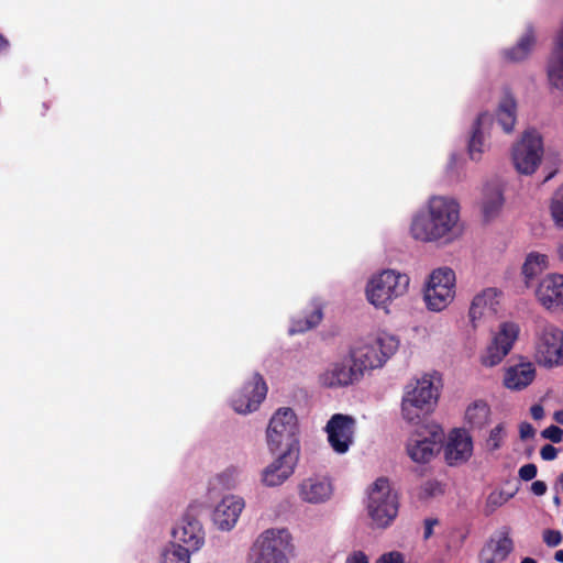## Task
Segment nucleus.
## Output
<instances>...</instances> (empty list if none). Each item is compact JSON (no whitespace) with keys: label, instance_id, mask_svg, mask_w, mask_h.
Here are the masks:
<instances>
[{"label":"nucleus","instance_id":"1","mask_svg":"<svg viewBox=\"0 0 563 563\" xmlns=\"http://www.w3.org/2000/svg\"><path fill=\"white\" fill-rule=\"evenodd\" d=\"M464 233L459 200L449 195H433L410 218L409 234L420 243L450 245Z\"/></svg>","mask_w":563,"mask_h":563},{"label":"nucleus","instance_id":"21","mask_svg":"<svg viewBox=\"0 0 563 563\" xmlns=\"http://www.w3.org/2000/svg\"><path fill=\"white\" fill-rule=\"evenodd\" d=\"M244 508V500L236 496L224 497L213 511V521L221 530H231Z\"/></svg>","mask_w":563,"mask_h":563},{"label":"nucleus","instance_id":"26","mask_svg":"<svg viewBox=\"0 0 563 563\" xmlns=\"http://www.w3.org/2000/svg\"><path fill=\"white\" fill-rule=\"evenodd\" d=\"M536 41L534 29L531 25L527 26L518 42L514 46L503 51L504 58L512 63L526 60L531 55L536 46Z\"/></svg>","mask_w":563,"mask_h":563},{"label":"nucleus","instance_id":"40","mask_svg":"<svg viewBox=\"0 0 563 563\" xmlns=\"http://www.w3.org/2000/svg\"><path fill=\"white\" fill-rule=\"evenodd\" d=\"M377 563H404V556L400 552L391 551L383 554Z\"/></svg>","mask_w":563,"mask_h":563},{"label":"nucleus","instance_id":"55","mask_svg":"<svg viewBox=\"0 0 563 563\" xmlns=\"http://www.w3.org/2000/svg\"><path fill=\"white\" fill-rule=\"evenodd\" d=\"M345 563H352V554L346 556Z\"/></svg>","mask_w":563,"mask_h":563},{"label":"nucleus","instance_id":"30","mask_svg":"<svg viewBox=\"0 0 563 563\" xmlns=\"http://www.w3.org/2000/svg\"><path fill=\"white\" fill-rule=\"evenodd\" d=\"M550 267V258L547 254L530 252L522 264V275L529 285L538 275Z\"/></svg>","mask_w":563,"mask_h":563},{"label":"nucleus","instance_id":"16","mask_svg":"<svg viewBox=\"0 0 563 563\" xmlns=\"http://www.w3.org/2000/svg\"><path fill=\"white\" fill-rule=\"evenodd\" d=\"M494 115L489 112L481 113L475 120L467 142V154L471 161L479 162L490 148V128Z\"/></svg>","mask_w":563,"mask_h":563},{"label":"nucleus","instance_id":"9","mask_svg":"<svg viewBox=\"0 0 563 563\" xmlns=\"http://www.w3.org/2000/svg\"><path fill=\"white\" fill-rule=\"evenodd\" d=\"M291 540L287 529L263 531L252 548L253 563H288V554L292 551Z\"/></svg>","mask_w":563,"mask_h":563},{"label":"nucleus","instance_id":"12","mask_svg":"<svg viewBox=\"0 0 563 563\" xmlns=\"http://www.w3.org/2000/svg\"><path fill=\"white\" fill-rule=\"evenodd\" d=\"M520 333L516 322H504L493 336L490 343L481 355V363L486 367H494L509 354Z\"/></svg>","mask_w":563,"mask_h":563},{"label":"nucleus","instance_id":"11","mask_svg":"<svg viewBox=\"0 0 563 563\" xmlns=\"http://www.w3.org/2000/svg\"><path fill=\"white\" fill-rule=\"evenodd\" d=\"M501 300L503 291L495 287H487L477 292L468 309L471 327L477 330L489 324L497 317Z\"/></svg>","mask_w":563,"mask_h":563},{"label":"nucleus","instance_id":"31","mask_svg":"<svg viewBox=\"0 0 563 563\" xmlns=\"http://www.w3.org/2000/svg\"><path fill=\"white\" fill-rule=\"evenodd\" d=\"M323 318V311L320 306H314L310 311L303 316L296 317L291 320V325L288 330L290 335L303 333L316 328Z\"/></svg>","mask_w":563,"mask_h":563},{"label":"nucleus","instance_id":"7","mask_svg":"<svg viewBox=\"0 0 563 563\" xmlns=\"http://www.w3.org/2000/svg\"><path fill=\"white\" fill-rule=\"evenodd\" d=\"M455 296L456 276L452 268L438 267L428 275L422 287V300L429 311H444L454 301Z\"/></svg>","mask_w":563,"mask_h":563},{"label":"nucleus","instance_id":"33","mask_svg":"<svg viewBox=\"0 0 563 563\" xmlns=\"http://www.w3.org/2000/svg\"><path fill=\"white\" fill-rule=\"evenodd\" d=\"M508 435L507 426L505 422H499L495 427H493L485 440H484V449L488 453H494L503 448Z\"/></svg>","mask_w":563,"mask_h":563},{"label":"nucleus","instance_id":"27","mask_svg":"<svg viewBox=\"0 0 563 563\" xmlns=\"http://www.w3.org/2000/svg\"><path fill=\"white\" fill-rule=\"evenodd\" d=\"M496 118L505 133L514 131L517 121V101L509 91L503 95L498 103Z\"/></svg>","mask_w":563,"mask_h":563},{"label":"nucleus","instance_id":"23","mask_svg":"<svg viewBox=\"0 0 563 563\" xmlns=\"http://www.w3.org/2000/svg\"><path fill=\"white\" fill-rule=\"evenodd\" d=\"M349 423H352V417L338 413L332 416L325 427L328 441L339 454H343L349 450L351 442L350 437L346 434Z\"/></svg>","mask_w":563,"mask_h":563},{"label":"nucleus","instance_id":"15","mask_svg":"<svg viewBox=\"0 0 563 563\" xmlns=\"http://www.w3.org/2000/svg\"><path fill=\"white\" fill-rule=\"evenodd\" d=\"M534 296L545 310H563V274L549 273L543 276L536 287Z\"/></svg>","mask_w":563,"mask_h":563},{"label":"nucleus","instance_id":"4","mask_svg":"<svg viewBox=\"0 0 563 563\" xmlns=\"http://www.w3.org/2000/svg\"><path fill=\"white\" fill-rule=\"evenodd\" d=\"M409 275L394 268H385L369 276L365 296L376 309L389 313L393 302L404 297L409 291Z\"/></svg>","mask_w":563,"mask_h":563},{"label":"nucleus","instance_id":"41","mask_svg":"<svg viewBox=\"0 0 563 563\" xmlns=\"http://www.w3.org/2000/svg\"><path fill=\"white\" fill-rule=\"evenodd\" d=\"M536 434V429L529 422H521L519 426V435L520 439L526 441L533 439Z\"/></svg>","mask_w":563,"mask_h":563},{"label":"nucleus","instance_id":"25","mask_svg":"<svg viewBox=\"0 0 563 563\" xmlns=\"http://www.w3.org/2000/svg\"><path fill=\"white\" fill-rule=\"evenodd\" d=\"M536 377L532 363H520L506 369L504 385L511 390H521L529 386Z\"/></svg>","mask_w":563,"mask_h":563},{"label":"nucleus","instance_id":"29","mask_svg":"<svg viewBox=\"0 0 563 563\" xmlns=\"http://www.w3.org/2000/svg\"><path fill=\"white\" fill-rule=\"evenodd\" d=\"M490 417V408L484 400H475L471 402L465 410V422L473 430L483 429Z\"/></svg>","mask_w":563,"mask_h":563},{"label":"nucleus","instance_id":"20","mask_svg":"<svg viewBox=\"0 0 563 563\" xmlns=\"http://www.w3.org/2000/svg\"><path fill=\"white\" fill-rule=\"evenodd\" d=\"M299 455L282 453L272 464L264 468L262 482L268 487L282 485L292 473Z\"/></svg>","mask_w":563,"mask_h":563},{"label":"nucleus","instance_id":"13","mask_svg":"<svg viewBox=\"0 0 563 563\" xmlns=\"http://www.w3.org/2000/svg\"><path fill=\"white\" fill-rule=\"evenodd\" d=\"M443 431L437 424L422 426L407 442V453L416 463H428L439 451Z\"/></svg>","mask_w":563,"mask_h":563},{"label":"nucleus","instance_id":"39","mask_svg":"<svg viewBox=\"0 0 563 563\" xmlns=\"http://www.w3.org/2000/svg\"><path fill=\"white\" fill-rule=\"evenodd\" d=\"M537 475V466L532 463L525 464L519 468V477L522 481H531Z\"/></svg>","mask_w":563,"mask_h":563},{"label":"nucleus","instance_id":"32","mask_svg":"<svg viewBox=\"0 0 563 563\" xmlns=\"http://www.w3.org/2000/svg\"><path fill=\"white\" fill-rule=\"evenodd\" d=\"M321 384L327 387L346 386L352 383V366L334 364L320 377Z\"/></svg>","mask_w":563,"mask_h":563},{"label":"nucleus","instance_id":"37","mask_svg":"<svg viewBox=\"0 0 563 563\" xmlns=\"http://www.w3.org/2000/svg\"><path fill=\"white\" fill-rule=\"evenodd\" d=\"M541 435L544 439L552 441L553 443H559L563 439V430L560 427L552 424V426L545 428L542 431Z\"/></svg>","mask_w":563,"mask_h":563},{"label":"nucleus","instance_id":"18","mask_svg":"<svg viewBox=\"0 0 563 563\" xmlns=\"http://www.w3.org/2000/svg\"><path fill=\"white\" fill-rule=\"evenodd\" d=\"M444 452L445 460L450 465L466 462L473 454V439L468 431L462 428L452 430Z\"/></svg>","mask_w":563,"mask_h":563},{"label":"nucleus","instance_id":"35","mask_svg":"<svg viewBox=\"0 0 563 563\" xmlns=\"http://www.w3.org/2000/svg\"><path fill=\"white\" fill-rule=\"evenodd\" d=\"M549 212L555 228L563 229V184L552 194L549 201Z\"/></svg>","mask_w":563,"mask_h":563},{"label":"nucleus","instance_id":"48","mask_svg":"<svg viewBox=\"0 0 563 563\" xmlns=\"http://www.w3.org/2000/svg\"><path fill=\"white\" fill-rule=\"evenodd\" d=\"M354 563H368V558L363 552H354Z\"/></svg>","mask_w":563,"mask_h":563},{"label":"nucleus","instance_id":"5","mask_svg":"<svg viewBox=\"0 0 563 563\" xmlns=\"http://www.w3.org/2000/svg\"><path fill=\"white\" fill-rule=\"evenodd\" d=\"M399 341L387 333L369 334L354 340V379L357 375L383 366L398 349Z\"/></svg>","mask_w":563,"mask_h":563},{"label":"nucleus","instance_id":"38","mask_svg":"<svg viewBox=\"0 0 563 563\" xmlns=\"http://www.w3.org/2000/svg\"><path fill=\"white\" fill-rule=\"evenodd\" d=\"M543 541L549 547H558L562 542V534L558 530L547 529L543 531Z\"/></svg>","mask_w":563,"mask_h":563},{"label":"nucleus","instance_id":"10","mask_svg":"<svg viewBox=\"0 0 563 563\" xmlns=\"http://www.w3.org/2000/svg\"><path fill=\"white\" fill-rule=\"evenodd\" d=\"M543 155V137L536 129H527L511 147L512 165L521 175L534 174L542 163Z\"/></svg>","mask_w":563,"mask_h":563},{"label":"nucleus","instance_id":"45","mask_svg":"<svg viewBox=\"0 0 563 563\" xmlns=\"http://www.w3.org/2000/svg\"><path fill=\"white\" fill-rule=\"evenodd\" d=\"M435 525H438V520L437 519H432V518L426 519V521H424V531H423V538L424 539H429L432 536L433 527Z\"/></svg>","mask_w":563,"mask_h":563},{"label":"nucleus","instance_id":"36","mask_svg":"<svg viewBox=\"0 0 563 563\" xmlns=\"http://www.w3.org/2000/svg\"><path fill=\"white\" fill-rule=\"evenodd\" d=\"M512 497V494L506 493L503 490L499 492H493L488 498H487V507L490 508V510H495L496 508L503 506L505 503H507Z\"/></svg>","mask_w":563,"mask_h":563},{"label":"nucleus","instance_id":"28","mask_svg":"<svg viewBox=\"0 0 563 563\" xmlns=\"http://www.w3.org/2000/svg\"><path fill=\"white\" fill-rule=\"evenodd\" d=\"M504 197L501 186L497 180L489 181L484 186L482 208L486 218L494 217L503 207Z\"/></svg>","mask_w":563,"mask_h":563},{"label":"nucleus","instance_id":"22","mask_svg":"<svg viewBox=\"0 0 563 563\" xmlns=\"http://www.w3.org/2000/svg\"><path fill=\"white\" fill-rule=\"evenodd\" d=\"M514 550V542L509 537L507 529H503L495 533L485 548L482 550L481 560L483 563H500Z\"/></svg>","mask_w":563,"mask_h":563},{"label":"nucleus","instance_id":"8","mask_svg":"<svg viewBox=\"0 0 563 563\" xmlns=\"http://www.w3.org/2000/svg\"><path fill=\"white\" fill-rule=\"evenodd\" d=\"M532 338L534 357L540 365L553 368L563 364V329L550 321L539 320Z\"/></svg>","mask_w":563,"mask_h":563},{"label":"nucleus","instance_id":"51","mask_svg":"<svg viewBox=\"0 0 563 563\" xmlns=\"http://www.w3.org/2000/svg\"><path fill=\"white\" fill-rule=\"evenodd\" d=\"M456 161H457V156H456L455 154H452V155L450 156V161H449V164H448V168H449V169L453 168V166L455 165Z\"/></svg>","mask_w":563,"mask_h":563},{"label":"nucleus","instance_id":"52","mask_svg":"<svg viewBox=\"0 0 563 563\" xmlns=\"http://www.w3.org/2000/svg\"><path fill=\"white\" fill-rule=\"evenodd\" d=\"M554 559L558 561V562H561L563 563V550H559L555 552L554 554Z\"/></svg>","mask_w":563,"mask_h":563},{"label":"nucleus","instance_id":"50","mask_svg":"<svg viewBox=\"0 0 563 563\" xmlns=\"http://www.w3.org/2000/svg\"><path fill=\"white\" fill-rule=\"evenodd\" d=\"M553 419L556 423L563 424V410H558L553 415Z\"/></svg>","mask_w":563,"mask_h":563},{"label":"nucleus","instance_id":"14","mask_svg":"<svg viewBox=\"0 0 563 563\" xmlns=\"http://www.w3.org/2000/svg\"><path fill=\"white\" fill-rule=\"evenodd\" d=\"M267 395V385L263 376L255 373L252 379L232 397L231 405L238 413H249L258 409Z\"/></svg>","mask_w":563,"mask_h":563},{"label":"nucleus","instance_id":"6","mask_svg":"<svg viewBox=\"0 0 563 563\" xmlns=\"http://www.w3.org/2000/svg\"><path fill=\"white\" fill-rule=\"evenodd\" d=\"M299 428L295 411L291 408H279L269 420L266 439L272 453L282 451L299 455Z\"/></svg>","mask_w":563,"mask_h":563},{"label":"nucleus","instance_id":"43","mask_svg":"<svg viewBox=\"0 0 563 563\" xmlns=\"http://www.w3.org/2000/svg\"><path fill=\"white\" fill-rule=\"evenodd\" d=\"M547 484L542 481H536L531 485V492L537 496H543L547 493Z\"/></svg>","mask_w":563,"mask_h":563},{"label":"nucleus","instance_id":"24","mask_svg":"<svg viewBox=\"0 0 563 563\" xmlns=\"http://www.w3.org/2000/svg\"><path fill=\"white\" fill-rule=\"evenodd\" d=\"M332 484L327 478L309 477L299 485L300 498L310 504L324 503L332 495Z\"/></svg>","mask_w":563,"mask_h":563},{"label":"nucleus","instance_id":"49","mask_svg":"<svg viewBox=\"0 0 563 563\" xmlns=\"http://www.w3.org/2000/svg\"><path fill=\"white\" fill-rule=\"evenodd\" d=\"M9 41L2 34H0V54L5 52L9 48Z\"/></svg>","mask_w":563,"mask_h":563},{"label":"nucleus","instance_id":"34","mask_svg":"<svg viewBox=\"0 0 563 563\" xmlns=\"http://www.w3.org/2000/svg\"><path fill=\"white\" fill-rule=\"evenodd\" d=\"M192 553V551L183 545L170 542L164 548L159 563H190V555Z\"/></svg>","mask_w":563,"mask_h":563},{"label":"nucleus","instance_id":"2","mask_svg":"<svg viewBox=\"0 0 563 563\" xmlns=\"http://www.w3.org/2000/svg\"><path fill=\"white\" fill-rule=\"evenodd\" d=\"M441 379L435 374H424L411 379L404 388L401 417L413 426L423 424L434 411L440 397Z\"/></svg>","mask_w":563,"mask_h":563},{"label":"nucleus","instance_id":"53","mask_svg":"<svg viewBox=\"0 0 563 563\" xmlns=\"http://www.w3.org/2000/svg\"><path fill=\"white\" fill-rule=\"evenodd\" d=\"M521 563H537L536 560L531 559V558H525Z\"/></svg>","mask_w":563,"mask_h":563},{"label":"nucleus","instance_id":"47","mask_svg":"<svg viewBox=\"0 0 563 563\" xmlns=\"http://www.w3.org/2000/svg\"><path fill=\"white\" fill-rule=\"evenodd\" d=\"M555 256L563 264V238L555 245Z\"/></svg>","mask_w":563,"mask_h":563},{"label":"nucleus","instance_id":"42","mask_svg":"<svg viewBox=\"0 0 563 563\" xmlns=\"http://www.w3.org/2000/svg\"><path fill=\"white\" fill-rule=\"evenodd\" d=\"M558 449L551 444H545L540 450V455L544 461H553L558 456Z\"/></svg>","mask_w":563,"mask_h":563},{"label":"nucleus","instance_id":"3","mask_svg":"<svg viewBox=\"0 0 563 563\" xmlns=\"http://www.w3.org/2000/svg\"><path fill=\"white\" fill-rule=\"evenodd\" d=\"M363 505L374 529H387L396 520L400 496L394 483L386 476H379L364 492Z\"/></svg>","mask_w":563,"mask_h":563},{"label":"nucleus","instance_id":"46","mask_svg":"<svg viewBox=\"0 0 563 563\" xmlns=\"http://www.w3.org/2000/svg\"><path fill=\"white\" fill-rule=\"evenodd\" d=\"M530 413L534 420H541L544 417V409L541 405L536 404L530 408Z\"/></svg>","mask_w":563,"mask_h":563},{"label":"nucleus","instance_id":"17","mask_svg":"<svg viewBox=\"0 0 563 563\" xmlns=\"http://www.w3.org/2000/svg\"><path fill=\"white\" fill-rule=\"evenodd\" d=\"M173 543L197 552L205 543V531L200 521L189 511L184 515L180 522L173 529Z\"/></svg>","mask_w":563,"mask_h":563},{"label":"nucleus","instance_id":"54","mask_svg":"<svg viewBox=\"0 0 563 563\" xmlns=\"http://www.w3.org/2000/svg\"><path fill=\"white\" fill-rule=\"evenodd\" d=\"M558 481H559V484L561 485L562 490H563V473L560 475Z\"/></svg>","mask_w":563,"mask_h":563},{"label":"nucleus","instance_id":"19","mask_svg":"<svg viewBox=\"0 0 563 563\" xmlns=\"http://www.w3.org/2000/svg\"><path fill=\"white\" fill-rule=\"evenodd\" d=\"M545 73L550 89L563 92V21L548 57Z\"/></svg>","mask_w":563,"mask_h":563},{"label":"nucleus","instance_id":"44","mask_svg":"<svg viewBox=\"0 0 563 563\" xmlns=\"http://www.w3.org/2000/svg\"><path fill=\"white\" fill-rule=\"evenodd\" d=\"M423 492L429 495V496H432V495H435L438 493H441L442 489H441V485L439 483H434V482H429L424 485L423 487Z\"/></svg>","mask_w":563,"mask_h":563}]
</instances>
